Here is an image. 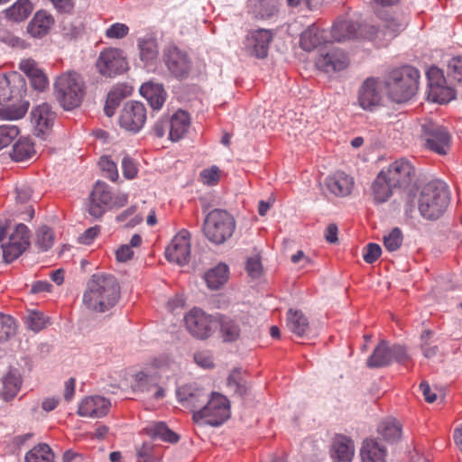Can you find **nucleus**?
Here are the masks:
<instances>
[{
  "mask_svg": "<svg viewBox=\"0 0 462 462\" xmlns=\"http://www.w3.org/2000/svg\"><path fill=\"white\" fill-rule=\"evenodd\" d=\"M120 299V285L111 274L95 273L87 284L83 295L85 306L97 312H105L113 308Z\"/></svg>",
  "mask_w": 462,
  "mask_h": 462,
  "instance_id": "obj_1",
  "label": "nucleus"
},
{
  "mask_svg": "<svg viewBox=\"0 0 462 462\" xmlns=\"http://www.w3.org/2000/svg\"><path fill=\"white\" fill-rule=\"evenodd\" d=\"M26 92V83L23 77L15 71L0 76V104H13L0 107V118L17 120L24 116L29 101L23 98Z\"/></svg>",
  "mask_w": 462,
  "mask_h": 462,
  "instance_id": "obj_2",
  "label": "nucleus"
},
{
  "mask_svg": "<svg viewBox=\"0 0 462 462\" xmlns=\"http://www.w3.org/2000/svg\"><path fill=\"white\" fill-rule=\"evenodd\" d=\"M420 72L411 66L393 69L384 79L386 95L393 102L401 104L411 100L419 89Z\"/></svg>",
  "mask_w": 462,
  "mask_h": 462,
  "instance_id": "obj_3",
  "label": "nucleus"
},
{
  "mask_svg": "<svg viewBox=\"0 0 462 462\" xmlns=\"http://www.w3.org/2000/svg\"><path fill=\"white\" fill-rule=\"evenodd\" d=\"M449 196L444 182L432 180L425 184L417 199L420 215L426 220H437L446 211Z\"/></svg>",
  "mask_w": 462,
  "mask_h": 462,
  "instance_id": "obj_4",
  "label": "nucleus"
},
{
  "mask_svg": "<svg viewBox=\"0 0 462 462\" xmlns=\"http://www.w3.org/2000/svg\"><path fill=\"white\" fill-rule=\"evenodd\" d=\"M56 100L65 110L79 107L86 95V84L82 76L75 70H69L58 76L53 84Z\"/></svg>",
  "mask_w": 462,
  "mask_h": 462,
  "instance_id": "obj_5",
  "label": "nucleus"
},
{
  "mask_svg": "<svg viewBox=\"0 0 462 462\" xmlns=\"http://www.w3.org/2000/svg\"><path fill=\"white\" fill-rule=\"evenodd\" d=\"M236 229L234 217L224 209L208 212L203 223L205 236L215 245H222L229 239Z\"/></svg>",
  "mask_w": 462,
  "mask_h": 462,
  "instance_id": "obj_6",
  "label": "nucleus"
},
{
  "mask_svg": "<svg viewBox=\"0 0 462 462\" xmlns=\"http://www.w3.org/2000/svg\"><path fill=\"white\" fill-rule=\"evenodd\" d=\"M192 417L195 422L204 420L208 425L220 426L230 417L229 401L223 394L212 392L204 406L194 411Z\"/></svg>",
  "mask_w": 462,
  "mask_h": 462,
  "instance_id": "obj_7",
  "label": "nucleus"
},
{
  "mask_svg": "<svg viewBox=\"0 0 462 462\" xmlns=\"http://www.w3.org/2000/svg\"><path fill=\"white\" fill-rule=\"evenodd\" d=\"M0 245L5 263H12L18 258L30 245V230L24 224H18L14 230L8 234L0 226Z\"/></svg>",
  "mask_w": 462,
  "mask_h": 462,
  "instance_id": "obj_8",
  "label": "nucleus"
},
{
  "mask_svg": "<svg viewBox=\"0 0 462 462\" xmlns=\"http://www.w3.org/2000/svg\"><path fill=\"white\" fill-rule=\"evenodd\" d=\"M215 322L218 328V335L224 343H234L249 330V317L245 314H217Z\"/></svg>",
  "mask_w": 462,
  "mask_h": 462,
  "instance_id": "obj_9",
  "label": "nucleus"
},
{
  "mask_svg": "<svg viewBox=\"0 0 462 462\" xmlns=\"http://www.w3.org/2000/svg\"><path fill=\"white\" fill-rule=\"evenodd\" d=\"M162 62L170 75L178 80L187 79L192 68L189 54L176 45H168L162 51Z\"/></svg>",
  "mask_w": 462,
  "mask_h": 462,
  "instance_id": "obj_10",
  "label": "nucleus"
},
{
  "mask_svg": "<svg viewBox=\"0 0 462 462\" xmlns=\"http://www.w3.org/2000/svg\"><path fill=\"white\" fill-rule=\"evenodd\" d=\"M409 359L405 346L402 345L389 346L381 340L368 357L366 365L369 368H380L390 365L393 361L402 364Z\"/></svg>",
  "mask_w": 462,
  "mask_h": 462,
  "instance_id": "obj_11",
  "label": "nucleus"
},
{
  "mask_svg": "<svg viewBox=\"0 0 462 462\" xmlns=\"http://www.w3.org/2000/svg\"><path fill=\"white\" fill-rule=\"evenodd\" d=\"M421 137L428 149L441 155L446 154L450 146L451 136L448 129L430 119L421 124Z\"/></svg>",
  "mask_w": 462,
  "mask_h": 462,
  "instance_id": "obj_12",
  "label": "nucleus"
},
{
  "mask_svg": "<svg viewBox=\"0 0 462 462\" xmlns=\"http://www.w3.org/2000/svg\"><path fill=\"white\" fill-rule=\"evenodd\" d=\"M185 328L195 338L204 340L212 336L215 318L201 309L193 308L184 316Z\"/></svg>",
  "mask_w": 462,
  "mask_h": 462,
  "instance_id": "obj_13",
  "label": "nucleus"
},
{
  "mask_svg": "<svg viewBox=\"0 0 462 462\" xmlns=\"http://www.w3.org/2000/svg\"><path fill=\"white\" fill-rule=\"evenodd\" d=\"M384 173L392 186L406 190L415 180L416 170L409 160L401 158L391 163Z\"/></svg>",
  "mask_w": 462,
  "mask_h": 462,
  "instance_id": "obj_14",
  "label": "nucleus"
},
{
  "mask_svg": "<svg viewBox=\"0 0 462 462\" xmlns=\"http://www.w3.org/2000/svg\"><path fill=\"white\" fill-rule=\"evenodd\" d=\"M127 65L122 51L112 48L101 51L96 63L98 72L109 78L125 72Z\"/></svg>",
  "mask_w": 462,
  "mask_h": 462,
  "instance_id": "obj_15",
  "label": "nucleus"
},
{
  "mask_svg": "<svg viewBox=\"0 0 462 462\" xmlns=\"http://www.w3.org/2000/svg\"><path fill=\"white\" fill-rule=\"evenodd\" d=\"M146 108L142 102L127 101L121 111L119 124L121 127L133 133H138L146 122Z\"/></svg>",
  "mask_w": 462,
  "mask_h": 462,
  "instance_id": "obj_16",
  "label": "nucleus"
},
{
  "mask_svg": "<svg viewBox=\"0 0 462 462\" xmlns=\"http://www.w3.org/2000/svg\"><path fill=\"white\" fill-rule=\"evenodd\" d=\"M384 80L368 78L361 85L358 90V104L364 110L374 111L382 106L383 89Z\"/></svg>",
  "mask_w": 462,
  "mask_h": 462,
  "instance_id": "obj_17",
  "label": "nucleus"
},
{
  "mask_svg": "<svg viewBox=\"0 0 462 462\" xmlns=\"http://www.w3.org/2000/svg\"><path fill=\"white\" fill-rule=\"evenodd\" d=\"M165 255L168 261L179 265L189 263L190 258V234L181 229L167 246Z\"/></svg>",
  "mask_w": 462,
  "mask_h": 462,
  "instance_id": "obj_18",
  "label": "nucleus"
},
{
  "mask_svg": "<svg viewBox=\"0 0 462 462\" xmlns=\"http://www.w3.org/2000/svg\"><path fill=\"white\" fill-rule=\"evenodd\" d=\"M273 32L271 30L258 29L250 32L246 39V49L251 56L263 59L268 54Z\"/></svg>",
  "mask_w": 462,
  "mask_h": 462,
  "instance_id": "obj_19",
  "label": "nucleus"
},
{
  "mask_svg": "<svg viewBox=\"0 0 462 462\" xmlns=\"http://www.w3.org/2000/svg\"><path fill=\"white\" fill-rule=\"evenodd\" d=\"M430 97L438 103H446L454 98L453 90L444 87L445 78L442 71L436 67H431L428 73Z\"/></svg>",
  "mask_w": 462,
  "mask_h": 462,
  "instance_id": "obj_20",
  "label": "nucleus"
},
{
  "mask_svg": "<svg viewBox=\"0 0 462 462\" xmlns=\"http://www.w3.org/2000/svg\"><path fill=\"white\" fill-rule=\"evenodd\" d=\"M112 201V194L104 182L97 181L89 195L88 213L99 218L105 213V207Z\"/></svg>",
  "mask_w": 462,
  "mask_h": 462,
  "instance_id": "obj_21",
  "label": "nucleus"
},
{
  "mask_svg": "<svg viewBox=\"0 0 462 462\" xmlns=\"http://www.w3.org/2000/svg\"><path fill=\"white\" fill-rule=\"evenodd\" d=\"M208 396V393L204 389L192 385H185L177 390L179 402L184 407L191 409L193 412L204 406Z\"/></svg>",
  "mask_w": 462,
  "mask_h": 462,
  "instance_id": "obj_22",
  "label": "nucleus"
},
{
  "mask_svg": "<svg viewBox=\"0 0 462 462\" xmlns=\"http://www.w3.org/2000/svg\"><path fill=\"white\" fill-rule=\"evenodd\" d=\"M317 67L328 73L340 71L348 65V58L346 53L338 49H331L327 52H321L316 60Z\"/></svg>",
  "mask_w": 462,
  "mask_h": 462,
  "instance_id": "obj_23",
  "label": "nucleus"
},
{
  "mask_svg": "<svg viewBox=\"0 0 462 462\" xmlns=\"http://www.w3.org/2000/svg\"><path fill=\"white\" fill-rule=\"evenodd\" d=\"M109 400L102 396L87 397L79 404L78 414L81 417L102 418L110 409Z\"/></svg>",
  "mask_w": 462,
  "mask_h": 462,
  "instance_id": "obj_24",
  "label": "nucleus"
},
{
  "mask_svg": "<svg viewBox=\"0 0 462 462\" xmlns=\"http://www.w3.org/2000/svg\"><path fill=\"white\" fill-rule=\"evenodd\" d=\"M329 452L334 462H351L355 454L354 442L345 435H336Z\"/></svg>",
  "mask_w": 462,
  "mask_h": 462,
  "instance_id": "obj_25",
  "label": "nucleus"
},
{
  "mask_svg": "<svg viewBox=\"0 0 462 462\" xmlns=\"http://www.w3.org/2000/svg\"><path fill=\"white\" fill-rule=\"evenodd\" d=\"M279 12L278 0H249L248 13L256 20H266Z\"/></svg>",
  "mask_w": 462,
  "mask_h": 462,
  "instance_id": "obj_26",
  "label": "nucleus"
},
{
  "mask_svg": "<svg viewBox=\"0 0 462 462\" xmlns=\"http://www.w3.org/2000/svg\"><path fill=\"white\" fill-rule=\"evenodd\" d=\"M141 95L148 101L153 110H159L162 107L167 93L162 84L146 82L140 88Z\"/></svg>",
  "mask_w": 462,
  "mask_h": 462,
  "instance_id": "obj_27",
  "label": "nucleus"
},
{
  "mask_svg": "<svg viewBox=\"0 0 462 462\" xmlns=\"http://www.w3.org/2000/svg\"><path fill=\"white\" fill-rule=\"evenodd\" d=\"M354 180L343 171H337L326 179L328 189L337 197H346L352 191Z\"/></svg>",
  "mask_w": 462,
  "mask_h": 462,
  "instance_id": "obj_28",
  "label": "nucleus"
},
{
  "mask_svg": "<svg viewBox=\"0 0 462 462\" xmlns=\"http://www.w3.org/2000/svg\"><path fill=\"white\" fill-rule=\"evenodd\" d=\"M327 42L328 32L313 24L300 34V45L304 51H311Z\"/></svg>",
  "mask_w": 462,
  "mask_h": 462,
  "instance_id": "obj_29",
  "label": "nucleus"
},
{
  "mask_svg": "<svg viewBox=\"0 0 462 462\" xmlns=\"http://www.w3.org/2000/svg\"><path fill=\"white\" fill-rule=\"evenodd\" d=\"M53 23L54 20L51 14L45 11H38L29 23L27 32L34 38H42L49 32Z\"/></svg>",
  "mask_w": 462,
  "mask_h": 462,
  "instance_id": "obj_30",
  "label": "nucleus"
},
{
  "mask_svg": "<svg viewBox=\"0 0 462 462\" xmlns=\"http://www.w3.org/2000/svg\"><path fill=\"white\" fill-rule=\"evenodd\" d=\"M189 125V114L181 109L178 110L170 120V139L173 142L180 140L187 134Z\"/></svg>",
  "mask_w": 462,
  "mask_h": 462,
  "instance_id": "obj_31",
  "label": "nucleus"
},
{
  "mask_svg": "<svg viewBox=\"0 0 462 462\" xmlns=\"http://www.w3.org/2000/svg\"><path fill=\"white\" fill-rule=\"evenodd\" d=\"M55 116V112L52 111L51 106L48 103L38 105L32 111V121L42 134L52 126Z\"/></svg>",
  "mask_w": 462,
  "mask_h": 462,
  "instance_id": "obj_32",
  "label": "nucleus"
},
{
  "mask_svg": "<svg viewBox=\"0 0 462 462\" xmlns=\"http://www.w3.org/2000/svg\"><path fill=\"white\" fill-rule=\"evenodd\" d=\"M363 462H385L386 449L377 440L366 439L360 450Z\"/></svg>",
  "mask_w": 462,
  "mask_h": 462,
  "instance_id": "obj_33",
  "label": "nucleus"
},
{
  "mask_svg": "<svg viewBox=\"0 0 462 462\" xmlns=\"http://www.w3.org/2000/svg\"><path fill=\"white\" fill-rule=\"evenodd\" d=\"M359 24L350 20H338L334 23L330 35L334 41L342 42L356 38Z\"/></svg>",
  "mask_w": 462,
  "mask_h": 462,
  "instance_id": "obj_34",
  "label": "nucleus"
},
{
  "mask_svg": "<svg viewBox=\"0 0 462 462\" xmlns=\"http://www.w3.org/2000/svg\"><path fill=\"white\" fill-rule=\"evenodd\" d=\"M395 189L396 188L392 186L388 181L384 170H382L372 183L374 201L377 203H383L387 201L392 196L393 190Z\"/></svg>",
  "mask_w": 462,
  "mask_h": 462,
  "instance_id": "obj_35",
  "label": "nucleus"
},
{
  "mask_svg": "<svg viewBox=\"0 0 462 462\" xmlns=\"http://www.w3.org/2000/svg\"><path fill=\"white\" fill-rule=\"evenodd\" d=\"M287 327L290 331L301 337L309 329V320L301 310L290 309L287 312Z\"/></svg>",
  "mask_w": 462,
  "mask_h": 462,
  "instance_id": "obj_36",
  "label": "nucleus"
},
{
  "mask_svg": "<svg viewBox=\"0 0 462 462\" xmlns=\"http://www.w3.org/2000/svg\"><path fill=\"white\" fill-rule=\"evenodd\" d=\"M204 279L211 290H217L224 285L228 279V267L225 263H218L216 267L208 270Z\"/></svg>",
  "mask_w": 462,
  "mask_h": 462,
  "instance_id": "obj_37",
  "label": "nucleus"
},
{
  "mask_svg": "<svg viewBox=\"0 0 462 462\" xmlns=\"http://www.w3.org/2000/svg\"><path fill=\"white\" fill-rule=\"evenodd\" d=\"M32 9V4L29 0H17L5 10V16L10 21L22 22L29 17Z\"/></svg>",
  "mask_w": 462,
  "mask_h": 462,
  "instance_id": "obj_38",
  "label": "nucleus"
},
{
  "mask_svg": "<svg viewBox=\"0 0 462 462\" xmlns=\"http://www.w3.org/2000/svg\"><path fill=\"white\" fill-rule=\"evenodd\" d=\"M139 55L146 65L152 64L158 57L157 41L152 37H144L138 40Z\"/></svg>",
  "mask_w": 462,
  "mask_h": 462,
  "instance_id": "obj_39",
  "label": "nucleus"
},
{
  "mask_svg": "<svg viewBox=\"0 0 462 462\" xmlns=\"http://www.w3.org/2000/svg\"><path fill=\"white\" fill-rule=\"evenodd\" d=\"M379 435L387 442L394 443L401 439V426L394 420H386L378 426Z\"/></svg>",
  "mask_w": 462,
  "mask_h": 462,
  "instance_id": "obj_40",
  "label": "nucleus"
},
{
  "mask_svg": "<svg viewBox=\"0 0 462 462\" xmlns=\"http://www.w3.org/2000/svg\"><path fill=\"white\" fill-rule=\"evenodd\" d=\"M35 153L33 143L27 138H20L13 146L11 157L16 162H23Z\"/></svg>",
  "mask_w": 462,
  "mask_h": 462,
  "instance_id": "obj_41",
  "label": "nucleus"
},
{
  "mask_svg": "<svg viewBox=\"0 0 462 462\" xmlns=\"http://www.w3.org/2000/svg\"><path fill=\"white\" fill-rule=\"evenodd\" d=\"M379 16L384 23V35L391 39L396 37L406 26V20L403 17H393L383 14H379Z\"/></svg>",
  "mask_w": 462,
  "mask_h": 462,
  "instance_id": "obj_42",
  "label": "nucleus"
},
{
  "mask_svg": "<svg viewBox=\"0 0 462 462\" xmlns=\"http://www.w3.org/2000/svg\"><path fill=\"white\" fill-rule=\"evenodd\" d=\"M22 384L21 378L14 372H9L3 380L2 396L5 401L13 400L18 393Z\"/></svg>",
  "mask_w": 462,
  "mask_h": 462,
  "instance_id": "obj_43",
  "label": "nucleus"
},
{
  "mask_svg": "<svg viewBox=\"0 0 462 462\" xmlns=\"http://www.w3.org/2000/svg\"><path fill=\"white\" fill-rule=\"evenodd\" d=\"M148 434L152 439H160L165 442L176 443L180 437L174 431L168 428L164 422H156L148 429Z\"/></svg>",
  "mask_w": 462,
  "mask_h": 462,
  "instance_id": "obj_44",
  "label": "nucleus"
},
{
  "mask_svg": "<svg viewBox=\"0 0 462 462\" xmlns=\"http://www.w3.org/2000/svg\"><path fill=\"white\" fill-rule=\"evenodd\" d=\"M54 455L51 448L45 444H39L25 455V462H53Z\"/></svg>",
  "mask_w": 462,
  "mask_h": 462,
  "instance_id": "obj_45",
  "label": "nucleus"
},
{
  "mask_svg": "<svg viewBox=\"0 0 462 462\" xmlns=\"http://www.w3.org/2000/svg\"><path fill=\"white\" fill-rule=\"evenodd\" d=\"M54 233L47 226H41L36 232L35 246L42 252L48 251L53 245Z\"/></svg>",
  "mask_w": 462,
  "mask_h": 462,
  "instance_id": "obj_46",
  "label": "nucleus"
},
{
  "mask_svg": "<svg viewBox=\"0 0 462 462\" xmlns=\"http://www.w3.org/2000/svg\"><path fill=\"white\" fill-rule=\"evenodd\" d=\"M15 330L14 319L9 315L0 313V342L7 341L15 334Z\"/></svg>",
  "mask_w": 462,
  "mask_h": 462,
  "instance_id": "obj_47",
  "label": "nucleus"
},
{
  "mask_svg": "<svg viewBox=\"0 0 462 462\" xmlns=\"http://www.w3.org/2000/svg\"><path fill=\"white\" fill-rule=\"evenodd\" d=\"M403 236L399 227H394L392 231L383 236V245L390 252L398 250L402 244Z\"/></svg>",
  "mask_w": 462,
  "mask_h": 462,
  "instance_id": "obj_48",
  "label": "nucleus"
},
{
  "mask_svg": "<svg viewBox=\"0 0 462 462\" xmlns=\"http://www.w3.org/2000/svg\"><path fill=\"white\" fill-rule=\"evenodd\" d=\"M19 133V128L14 125H0V150L8 146Z\"/></svg>",
  "mask_w": 462,
  "mask_h": 462,
  "instance_id": "obj_49",
  "label": "nucleus"
},
{
  "mask_svg": "<svg viewBox=\"0 0 462 462\" xmlns=\"http://www.w3.org/2000/svg\"><path fill=\"white\" fill-rule=\"evenodd\" d=\"M27 328L34 332H39L46 327V319L41 311H31L25 318Z\"/></svg>",
  "mask_w": 462,
  "mask_h": 462,
  "instance_id": "obj_50",
  "label": "nucleus"
},
{
  "mask_svg": "<svg viewBox=\"0 0 462 462\" xmlns=\"http://www.w3.org/2000/svg\"><path fill=\"white\" fill-rule=\"evenodd\" d=\"M123 97L124 95L118 89L112 90L108 93L104 106V112L108 117L115 115L116 109L119 106Z\"/></svg>",
  "mask_w": 462,
  "mask_h": 462,
  "instance_id": "obj_51",
  "label": "nucleus"
},
{
  "mask_svg": "<svg viewBox=\"0 0 462 462\" xmlns=\"http://www.w3.org/2000/svg\"><path fill=\"white\" fill-rule=\"evenodd\" d=\"M227 386L239 396L247 394V386L241 382L240 373L237 369H234L227 377Z\"/></svg>",
  "mask_w": 462,
  "mask_h": 462,
  "instance_id": "obj_52",
  "label": "nucleus"
},
{
  "mask_svg": "<svg viewBox=\"0 0 462 462\" xmlns=\"http://www.w3.org/2000/svg\"><path fill=\"white\" fill-rule=\"evenodd\" d=\"M136 380V387L140 392L149 393L154 388V384H157L155 380L152 377L144 374L143 372H139L135 375Z\"/></svg>",
  "mask_w": 462,
  "mask_h": 462,
  "instance_id": "obj_53",
  "label": "nucleus"
},
{
  "mask_svg": "<svg viewBox=\"0 0 462 462\" xmlns=\"http://www.w3.org/2000/svg\"><path fill=\"white\" fill-rule=\"evenodd\" d=\"M220 176V171L218 167L212 166L208 169H205L200 172V179L204 184L215 185L218 182Z\"/></svg>",
  "mask_w": 462,
  "mask_h": 462,
  "instance_id": "obj_54",
  "label": "nucleus"
},
{
  "mask_svg": "<svg viewBox=\"0 0 462 462\" xmlns=\"http://www.w3.org/2000/svg\"><path fill=\"white\" fill-rule=\"evenodd\" d=\"M99 166L102 171L107 173L106 177L112 181H116L118 179L116 164L113 161L109 160L106 156L101 157L99 161Z\"/></svg>",
  "mask_w": 462,
  "mask_h": 462,
  "instance_id": "obj_55",
  "label": "nucleus"
},
{
  "mask_svg": "<svg viewBox=\"0 0 462 462\" xmlns=\"http://www.w3.org/2000/svg\"><path fill=\"white\" fill-rule=\"evenodd\" d=\"M129 28L125 23L112 24L106 32V36L110 39H122L128 34Z\"/></svg>",
  "mask_w": 462,
  "mask_h": 462,
  "instance_id": "obj_56",
  "label": "nucleus"
},
{
  "mask_svg": "<svg viewBox=\"0 0 462 462\" xmlns=\"http://www.w3.org/2000/svg\"><path fill=\"white\" fill-rule=\"evenodd\" d=\"M382 249L379 245L374 243H369L364 253V260L367 263H374L381 255Z\"/></svg>",
  "mask_w": 462,
  "mask_h": 462,
  "instance_id": "obj_57",
  "label": "nucleus"
},
{
  "mask_svg": "<svg viewBox=\"0 0 462 462\" xmlns=\"http://www.w3.org/2000/svg\"><path fill=\"white\" fill-rule=\"evenodd\" d=\"M448 74H450L456 80H462V56L454 57L450 60L448 65Z\"/></svg>",
  "mask_w": 462,
  "mask_h": 462,
  "instance_id": "obj_58",
  "label": "nucleus"
},
{
  "mask_svg": "<svg viewBox=\"0 0 462 462\" xmlns=\"http://www.w3.org/2000/svg\"><path fill=\"white\" fill-rule=\"evenodd\" d=\"M29 79L33 88L39 91H43L49 85L48 78L42 69H39L38 73H34Z\"/></svg>",
  "mask_w": 462,
  "mask_h": 462,
  "instance_id": "obj_59",
  "label": "nucleus"
},
{
  "mask_svg": "<svg viewBox=\"0 0 462 462\" xmlns=\"http://www.w3.org/2000/svg\"><path fill=\"white\" fill-rule=\"evenodd\" d=\"M122 169L124 176L126 179H134L137 174L135 162L127 155H125L122 160Z\"/></svg>",
  "mask_w": 462,
  "mask_h": 462,
  "instance_id": "obj_60",
  "label": "nucleus"
},
{
  "mask_svg": "<svg viewBox=\"0 0 462 462\" xmlns=\"http://www.w3.org/2000/svg\"><path fill=\"white\" fill-rule=\"evenodd\" d=\"M100 226H95L85 230L79 237V242L83 245H90L93 240L99 235Z\"/></svg>",
  "mask_w": 462,
  "mask_h": 462,
  "instance_id": "obj_61",
  "label": "nucleus"
},
{
  "mask_svg": "<svg viewBox=\"0 0 462 462\" xmlns=\"http://www.w3.org/2000/svg\"><path fill=\"white\" fill-rule=\"evenodd\" d=\"M245 269L251 277L257 278L262 273V263L258 258L252 257L247 260Z\"/></svg>",
  "mask_w": 462,
  "mask_h": 462,
  "instance_id": "obj_62",
  "label": "nucleus"
},
{
  "mask_svg": "<svg viewBox=\"0 0 462 462\" xmlns=\"http://www.w3.org/2000/svg\"><path fill=\"white\" fill-rule=\"evenodd\" d=\"M54 7L59 13L61 14H71L74 6V0H51Z\"/></svg>",
  "mask_w": 462,
  "mask_h": 462,
  "instance_id": "obj_63",
  "label": "nucleus"
},
{
  "mask_svg": "<svg viewBox=\"0 0 462 462\" xmlns=\"http://www.w3.org/2000/svg\"><path fill=\"white\" fill-rule=\"evenodd\" d=\"M196 364L203 368H211L214 366V362L211 355L206 352H199L194 355Z\"/></svg>",
  "mask_w": 462,
  "mask_h": 462,
  "instance_id": "obj_64",
  "label": "nucleus"
}]
</instances>
